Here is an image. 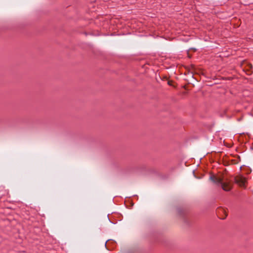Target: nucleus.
Masks as SVG:
<instances>
[{
  "label": "nucleus",
  "instance_id": "obj_1",
  "mask_svg": "<svg viewBox=\"0 0 253 253\" xmlns=\"http://www.w3.org/2000/svg\"><path fill=\"white\" fill-rule=\"evenodd\" d=\"M210 179L214 183L220 185L222 189L225 191H229L232 188L233 184L231 181L223 175H212L210 177Z\"/></svg>",
  "mask_w": 253,
  "mask_h": 253
},
{
  "label": "nucleus",
  "instance_id": "obj_2",
  "mask_svg": "<svg viewBox=\"0 0 253 253\" xmlns=\"http://www.w3.org/2000/svg\"><path fill=\"white\" fill-rule=\"evenodd\" d=\"M234 180L235 183L238 184L240 187L243 188L246 187V183H247V180L246 178L244 177L243 175H239L236 176L235 177Z\"/></svg>",
  "mask_w": 253,
  "mask_h": 253
},
{
  "label": "nucleus",
  "instance_id": "obj_3",
  "mask_svg": "<svg viewBox=\"0 0 253 253\" xmlns=\"http://www.w3.org/2000/svg\"><path fill=\"white\" fill-rule=\"evenodd\" d=\"M169 85H171V83L169 82Z\"/></svg>",
  "mask_w": 253,
  "mask_h": 253
}]
</instances>
